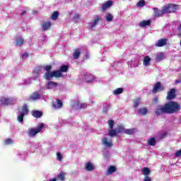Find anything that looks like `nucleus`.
<instances>
[{"label":"nucleus","mask_w":181,"mask_h":181,"mask_svg":"<svg viewBox=\"0 0 181 181\" xmlns=\"http://www.w3.org/2000/svg\"><path fill=\"white\" fill-rule=\"evenodd\" d=\"M178 7L176 4H167L163 6V11L165 13H173L177 11Z\"/></svg>","instance_id":"3"},{"label":"nucleus","mask_w":181,"mask_h":181,"mask_svg":"<svg viewBox=\"0 0 181 181\" xmlns=\"http://www.w3.org/2000/svg\"><path fill=\"white\" fill-rule=\"evenodd\" d=\"M57 86H59V84L54 81H49L47 83V88L48 90H52V88H54L56 87H57Z\"/></svg>","instance_id":"18"},{"label":"nucleus","mask_w":181,"mask_h":181,"mask_svg":"<svg viewBox=\"0 0 181 181\" xmlns=\"http://www.w3.org/2000/svg\"><path fill=\"white\" fill-rule=\"evenodd\" d=\"M42 32H46V30H49L50 28H52V22L50 21H43L41 25Z\"/></svg>","instance_id":"9"},{"label":"nucleus","mask_w":181,"mask_h":181,"mask_svg":"<svg viewBox=\"0 0 181 181\" xmlns=\"http://www.w3.org/2000/svg\"><path fill=\"white\" fill-rule=\"evenodd\" d=\"M100 21H101V16H97L93 22L92 23V27L94 28V26L97 25Z\"/></svg>","instance_id":"33"},{"label":"nucleus","mask_w":181,"mask_h":181,"mask_svg":"<svg viewBox=\"0 0 181 181\" xmlns=\"http://www.w3.org/2000/svg\"><path fill=\"white\" fill-rule=\"evenodd\" d=\"M56 103L57 105H56L55 103L52 104L53 108H55V110H59L63 107V102L62 101V100L57 99Z\"/></svg>","instance_id":"14"},{"label":"nucleus","mask_w":181,"mask_h":181,"mask_svg":"<svg viewBox=\"0 0 181 181\" xmlns=\"http://www.w3.org/2000/svg\"><path fill=\"white\" fill-rule=\"evenodd\" d=\"M178 29H179V30H180V29H181V24L180 25Z\"/></svg>","instance_id":"56"},{"label":"nucleus","mask_w":181,"mask_h":181,"mask_svg":"<svg viewBox=\"0 0 181 181\" xmlns=\"http://www.w3.org/2000/svg\"><path fill=\"white\" fill-rule=\"evenodd\" d=\"M124 93V89L122 88H118L113 90V94L115 95H119V94H122Z\"/></svg>","instance_id":"32"},{"label":"nucleus","mask_w":181,"mask_h":181,"mask_svg":"<svg viewBox=\"0 0 181 181\" xmlns=\"http://www.w3.org/2000/svg\"><path fill=\"white\" fill-rule=\"evenodd\" d=\"M57 180L59 181H64L66 180V173L62 171L57 176Z\"/></svg>","instance_id":"19"},{"label":"nucleus","mask_w":181,"mask_h":181,"mask_svg":"<svg viewBox=\"0 0 181 181\" xmlns=\"http://www.w3.org/2000/svg\"><path fill=\"white\" fill-rule=\"evenodd\" d=\"M180 110V105L175 101L165 103L164 105H158L155 111L156 115H163V114H175Z\"/></svg>","instance_id":"1"},{"label":"nucleus","mask_w":181,"mask_h":181,"mask_svg":"<svg viewBox=\"0 0 181 181\" xmlns=\"http://www.w3.org/2000/svg\"><path fill=\"white\" fill-rule=\"evenodd\" d=\"M115 172H117V167L115 165H110L106 171V175L107 176H110V175H112Z\"/></svg>","instance_id":"13"},{"label":"nucleus","mask_w":181,"mask_h":181,"mask_svg":"<svg viewBox=\"0 0 181 181\" xmlns=\"http://www.w3.org/2000/svg\"><path fill=\"white\" fill-rule=\"evenodd\" d=\"M153 11L154 12V16L156 18H159V16H162V15H165L163 8H162V10H159V8H154Z\"/></svg>","instance_id":"12"},{"label":"nucleus","mask_w":181,"mask_h":181,"mask_svg":"<svg viewBox=\"0 0 181 181\" xmlns=\"http://www.w3.org/2000/svg\"><path fill=\"white\" fill-rule=\"evenodd\" d=\"M165 90V86H162V83L158 81L155 83L154 86L152 89L153 94H156V93H160V91H163Z\"/></svg>","instance_id":"5"},{"label":"nucleus","mask_w":181,"mask_h":181,"mask_svg":"<svg viewBox=\"0 0 181 181\" xmlns=\"http://www.w3.org/2000/svg\"><path fill=\"white\" fill-rule=\"evenodd\" d=\"M29 114V107L28 105L24 104L22 107L21 112H20V115L17 117V121L18 122H23V118L25 115H28Z\"/></svg>","instance_id":"2"},{"label":"nucleus","mask_w":181,"mask_h":181,"mask_svg":"<svg viewBox=\"0 0 181 181\" xmlns=\"http://www.w3.org/2000/svg\"><path fill=\"white\" fill-rule=\"evenodd\" d=\"M108 125H109V128L110 129H114V126L115 125V122H114V120L112 119H109L107 121Z\"/></svg>","instance_id":"41"},{"label":"nucleus","mask_w":181,"mask_h":181,"mask_svg":"<svg viewBox=\"0 0 181 181\" xmlns=\"http://www.w3.org/2000/svg\"><path fill=\"white\" fill-rule=\"evenodd\" d=\"M45 69L47 72L51 71L50 70H52V66L47 65L45 67Z\"/></svg>","instance_id":"47"},{"label":"nucleus","mask_w":181,"mask_h":181,"mask_svg":"<svg viewBox=\"0 0 181 181\" xmlns=\"http://www.w3.org/2000/svg\"><path fill=\"white\" fill-rule=\"evenodd\" d=\"M166 43H168V39L161 38L156 43V47H163V46H165Z\"/></svg>","instance_id":"11"},{"label":"nucleus","mask_w":181,"mask_h":181,"mask_svg":"<svg viewBox=\"0 0 181 181\" xmlns=\"http://www.w3.org/2000/svg\"><path fill=\"white\" fill-rule=\"evenodd\" d=\"M57 18H59V11H54L51 16V19H52V21H57Z\"/></svg>","instance_id":"38"},{"label":"nucleus","mask_w":181,"mask_h":181,"mask_svg":"<svg viewBox=\"0 0 181 181\" xmlns=\"http://www.w3.org/2000/svg\"><path fill=\"white\" fill-rule=\"evenodd\" d=\"M71 107L72 108H76V107H77V110H86L88 105L86 103H81L78 100H75Z\"/></svg>","instance_id":"6"},{"label":"nucleus","mask_w":181,"mask_h":181,"mask_svg":"<svg viewBox=\"0 0 181 181\" xmlns=\"http://www.w3.org/2000/svg\"><path fill=\"white\" fill-rule=\"evenodd\" d=\"M147 144L150 146H155L156 145V139L155 137L148 139Z\"/></svg>","instance_id":"26"},{"label":"nucleus","mask_w":181,"mask_h":181,"mask_svg":"<svg viewBox=\"0 0 181 181\" xmlns=\"http://www.w3.org/2000/svg\"><path fill=\"white\" fill-rule=\"evenodd\" d=\"M111 5H112V1H109L107 3H105V4H103L102 6V10L103 11H105L107 9H108V8H110V6H111Z\"/></svg>","instance_id":"31"},{"label":"nucleus","mask_w":181,"mask_h":181,"mask_svg":"<svg viewBox=\"0 0 181 181\" xmlns=\"http://www.w3.org/2000/svg\"><path fill=\"white\" fill-rule=\"evenodd\" d=\"M85 169L87 172H91V170H94V165L93 163L88 162L85 164Z\"/></svg>","instance_id":"20"},{"label":"nucleus","mask_w":181,"mask_h":181,"mask_svg":"<svg viewBox=\"0 0 181 181\" xmlns=\"http://www.w3.org/2000/svg\"><path fill=\"white\" fill-rule=\"evenodd\" d=\"M40 98V94L38 92H34L32 95H29L27 100L28 101H36Z\"/></svg>","instance_id":"10"},{"label":"nucleus","mask_w":181,"mask_h":181,"mask_svg":"<svg viewBox=\"0 0 181 181\" xmlns=\"http://www.w3.org/2000/svg\"><path fill=\"white\" fill-rule=\"evenodd\" d=\"M5 145H12L13 144V141L11 139H6L4 141Z\"/></svg>","instance_id":"44"},{"label":"nucleus","mask_w":181,"mask_h":181,"mask_svg":"<svg viewBox=\"0 0 181 181\" xmlns=\"http://www.w3.org/2000/svg\"><path fill=\"white\" fill-rule=\"evenodd\" d=\"M179 83H180V80H177V81H175V83H176V84H179Z\"/></svg>","instance_id":"55"},{"label":"nucleus","mask_w":181,"mask_h":181,"mask_svg":"<svg viewBox=\"0 0 181 181\" xmlns=\"http://www.w3.org/2000/svg\"><path fill=\"white\" fill-rule=\"evenodd\" d=\"M124 134H127V135H133V134H135V129H129L124 130Z\"/></svg>","instance_id":"40"},{"label":"nucleus","mask_w":181,"mask_h":181,"mask_svg":"<svg viewBox=\"0 0 181 181\" xmlns=\"http://www.w3.org/2000/svg\"><path fill=\"white\" fill-rule=\"evenodd\" d=\"M43 128H45V124L41 123L37 128L33 129H28V135L30 137H33V136H36L37 134H39V132H40V131H42V129H43Z\"/></svg>","instance_id":"4"},{"label":"nucleus","mask_w":181,"mask_h":181,"mask_svg":"<svg viewBox=\"0 0 181 181\" xmlns=\"http://www.w3.org/2000/svg\"><path fill=\"white\" fill-rule=\"evenodd\" d=\"M59 71L61 73H67L69 71V66L68 65H62L60 66Z\"/></svg>","instance_id":"30"},{"label":"nucleus","mask_w":181,"mask_h":181,"mask_svg":"<svg viewBox=\"0 0 181 181\" xmlns=\"http://www.w3.org/2000/svg\"><path fill=\"white\" fill-rule=\"evenodd\" d=\"M44 76H45V80H50V78H52V77H54L53 71H51L45 72L44 74Z\"/></svg>","instance_id":"27"},{"label":"nucleus","mask_w":181,"mask_h":181,"mask_svg":"<svg viewBox=\"0 0 181 181\" xmlns=\"http://www.w3.org/2000/svg\"><path fill=\"white\" fill-rule=\"evenodd\" d=\"M91 103H92V104H94V101H92Z\"/></svg>","instance_id":"58"},{"label":"nucleus","mask_w":181,"mask_h":181,"mask_svg":"<svg viewBox=\"0 0 181 181\" xmlns=\"http://www.w3.org/2000/svg\"><path fill=\"white\" fill-rule=\"evenodd\" d=\"M138 112L140 115H146V114H148V109H146V107L140 108Z\"/></svg>","instance_id":"34"},{"label":"nucleus","mask_w":181,"mask_h":181,"mask_svg":"<svg viewBox=\"0 0 181 181\" xmlns=\"http://www.w3.org/2000/svg\"><path fill=\"white\" fill-rule=\"evenodd\" d=\"M144 66H148L149 64H151V57L149 56H146L144 58L143 61Z\"/></svg>","instance_id":"25"},{"label":"nucleus","mask_w":181,"mask_h":181,"mask_svg":"<svg viewBox=\"0 0 181 181\" xmlns=\"http://www.w3.org/2000/svg\"><path fill=\"white\" fill-rule=\"evenodd\" d=\"M86 59H90V54H88V52H86Z\"/></svg>","instance_id":"53"},{"label":"nucleus","mask_w":181,"mask_h":181,"mask_svg":"<svg viewBox=\"0 0 181 181\" xmlns=\"http://www.w3.org/2000/svg\"><path fill=\"white\" fill-rule=\"evenodd\" d=\"M179 156H181V149L175 153V158H179Z\"/></svg>","instance_id":"48"},{"label":"nucleus","mask_w":181,"mask_h":181,"mask_svg":"<svg viewBox=\"0 0 181 181\" xmlns=\"http://www.w3.org/2000/svg\"><path fill=\"white\" fill-rule=\"evenodd\" d=\"M102 144L108 148H111V146H112V143L111 141H108V139L107 137L103 138Z\"/></svg>","instance_id":"23"},{"label":"nucleus","mask_w":181,"mask_h":181,"mask_svg":"<svg viewBox=\"0 0 181 181\" xmlns=\"http://www.w3.org/2000/svg\"><path fill=\"white\" fill-rule=\"evenodd\" d=\"M24 42H25V40H23V37H22V36H19L18 38H16L15 45L16 46H22Z\"/></svg>","instance_id":"21"},{"label":"nucleus","mask_w":181,"mask_h":181,"mask_svg":"<svg viewBox=\"0 0 181 181\" xmlns=\"http://www.w3.org/2000/svg\"><path fill=\"white\" fill-rule=\"evenodd\" d=\"M81 54V49L80 48H76L74 49L73 53V57L75 60H77L80 58V55Z\"/></svg>","instance_id":"16"},{"label":"nucleus","mask_w":181,"mask_h":181,"mask_svg":"<svg viewBox=\"0 0 181 181\" xmlns=\"http://www.w3.org/2000/svg\"><path fill=\"white\" fill-rule=\"evenodd\" d=\"M31 114L34 118H40L43 115V112L39 110H33Z\"/></svg>","instance_id":"17"},{"label":"nucleus","mask_w":181,"mask_h":181,"mask_svg":"<svg viewBox=\"0 0 181 181\" xmlns=\"http://www.w3.org/2000/svg\"><path fill=\"white\" fill-rule=\"evenodd\" d=\"M26 14V11L23 10V12L21 13V16H23V15Z\"/></svg>","instance_id":"54"},{"label":"nucleus","mask_w":181,"mask_h":181,"mask_svg":"<svg viewBox=\"0 0 181 181\" xmlns=\"http://www.w3.org/2000/svg\"><path fill=\"white\" fill-rule=\"evenodd\" d=\"M176 98V89L171 88L167 93L166 100L168 101H172V100H175Z\"/></svg>","instance_id":"8"},{"label":"nucleus","mask_w":181,"mask_h":181,"mask_svg":"<svg viewBox=\"0 0 181 181\" xmlns=\"http://www.w3.org/2000/svg\"><path fill=\"white\" fill-rule=\"evenodd\" d=\"M141 172L144 175V176H149L151 175V170L148 168L144 167L142 170Z\"/></svg>","instance_id":"29"},{"label":"nucleus","mask_w":181,"mask_h":181,"mask_svg":"<svg viewBox=\"0 0 181 181\" xmlns=\"http://www.w3.org/2000/svg\"><path fill=\"white\" fill-rule=\"evenodd\" d=\"M180 46H181V40H180Z\"/></svg>","instance_id":"57"},{"label":"nucleus","mask_w":181,"mask_h":181,"mask_svg":"<svg viewBox=\"0 0 181 181\" xmlns=\"http://www.w3.org/2000/svg\"><path fill=\"white\" fill-rule=\"evenodd\" d=\"M57 158L59 162H62L63 160V156H62V153L60 152L57 153Z\"/></svg>","instance_id":"45"},{"label":"nucleus","mask_w":181,"mask_h":181,"mask_svg":"<svg viewBox=\"0 0 181 181\" xmlns=\"http://www.w3.org/2000/svg\"><path fill=\"white\" fill-rule=\"evenodd\" d=\"M113 19H114V16L111 13H107L106 14V21H107V22H112V21H113Z\"/></svg>","instance_id":"39"},{"label":"nucleus","mask_w":181,"mask_h":181,"mask_svg":"<svg viewBox=\"0 0 181 181\" xmlns=\"http://www.w3.org/2000/svg\"><path fill=\"white\" fill-rule=\"evenodd\" d=\"M12 103V99H10L8 98H2L0 100V103L1 105H9Z\"/></svg>","instance_id":"15"},{"label":"nucleus","mask_w":181,"mask_h":181,"mask_svg":"<svg viewBox=\"0 0 181 181\" xmlns=\"http://www.w3.org/2000/svg\"><path fill=\"white\" fill-rule=\"evenodd\" d=\"M29 57V54L28 53H24L22 56L23 59H26Z\"/></svg>","instance_id":"52"},{"label":"nucleus","mask_w":181,"mask_h":181,"mask_svg":"<svg viewBox=\"0 0 181 181\" xmlns=\"http://www.w3.org/2000/svg\"><path fill=\"white\" fill-rule=\"evenodd\" d=\"M115 129L117 134H122V132H125V128L122 125H118Z\"/></svg>","instance_id":"28"},{"label":"nucleus","mask_w":181,"mask_h":181,"mask_svg":"<svg viewBox=\"0 0 181 181\" xmlns=\"http://www.w3.org/2000/svg\"><path fill=\"white\" fill-rule=\"evenodd\" d=\"M151 25V21L147 20V21H142L139 23L140 28H146V26H149Z\"/></svg>","instance_id":"22"},{"label":"nucleus","mask_w":181,"mask_h":181,"mask_svg":"<svg viewBox=\"0 0 181 181\" xmlns=\"http://www.w3.org/2000/svg\"><path fill=\"white\" fill-rule=\"evenodd\" d=\"M165 57V54L163 52H159L156 55V62H162Z\"/></svg>","instance_id":"24"},{"label":"nucleus","mask_w":181,"mask_h":181,"mask_svg":"<svg viewBox=\"0 0 181 181\" xmlns=\"http://www.w3.org/2000/svg\"><path fill=\"white\" fill-rule=\"evenodd\" d=\"M144 181H152V178L149 176H145L144 178Z\"/></svg>","instance_id":"49"},{"label":"nucleus","mask_w":181,"mask_h":181,"mask_svg":"<svg viewBox=\"0 0 181 181\" xmlns=\"http://www.w3.org/2000/svg\"><path fill=\"white\" fill-rule=\"evenodd\" d=\"M178 36H181V34H178Z\"/></svg>","instance_id":"59"},{"label":"nucleus","mask_w":181,"mask_h":181,"mask_svg":"<svg viewBox=\"0 0 181 181\" xmlns=\"http://www.w3.org/2000/svg\"><path fill=\"white\" fill-rule=\"evenodd\" d=\"M77 19H80V14H75L74 16V21H77Z\"/></svg>","instance_id":"50"},{"label":"nucleus","mask_w":181,"mask_h":181,"mask_svg":"<svg viewBox=\"0 0 181 181\" xmlns=\"http://www.w3.org/2000/svg\"><path fill=\"white\" fill-rule=\"evenodd\" d=\"M54 77L56 78H59V77H62L63 74L60 72V71L58 69L57 71H53Z\"/></svg>","instance_id":"35"},{"label":"nucleus","mask_w":181,"mask_h":181,"mask_svg":"<svg viewBox=\"0 0 181 181\" xmlns=\"http://www.w3.org/2000/svg\"><path fill=\"white\" fill-rule=\"evenodd\" d=\"M145 1H140L137 3V6H139V8H142V6H145Z\"/></svg>","instance_id":"46"},{"label":"nucleus","mask_w":181,"mask_h":181,"mask_svg":"<svg viewBox=\"0 0 181 181\" xmlns=\"http://www.w3.org/2000/svg\"><path fill=\"white\" fill-rule=\"evenodd\" d=\"M34 74H37V76L34 77V80H36V78L39 77V74H40V67L34 70Z\"/></svg>","instance_id":"43"},{"label":"nucleus","mask_w":181,"mask_h":181,"mask_svg":"<svg viewBox=\"0 0 181 181\" xmlns=\"http://www.w3.org/2000/svg\"><path fill=\"white\" fill-rule=\"evenodd\" d=\"M139 104H141V98H138L134 100V108H138Z\"/></svg>","instance_id":"37"},{"label":"nucleus","mask_w":181,"mask_h":181,"mask_svg":"<svg viewBox=\"0 0 181 181\" xmlns=\"http://www.w3.org/2000/svg\"><path fill=\"white\" fill-rule=\"evenodd\" d=\"M111 107V105H106L105 106H104L103 110L102 111V112H103L104 114H107L108 112V110H110Z\"/></svg>","instance_id":"42"},{"label":"nucleus","mask_w":181,"mask_h":181,"mask_svg":"<svg viewBox=\"0 0 181 181\" xmlns=\"http://www.w3.org/2000/svg\"><path fill=\"white\" fill-rule=\"evenodd\" d=\"M82 78H83V80H86V83H88V84L93 83L94 80H95V77L94 76V75H93L90 73L84 74L83 75Z\"/></svg>","instance_id":"7"},{"label":"nucleus","mask_w":181,"mask_h":181,"mask_svg":"<svg viewBox=\"0 0 181 181\" xmlns=\"http://www.w3.org/2000/svg\"><path fill=\"white\" fill-rule=\"evenodd\" d=\"M118 134L117 133V130L115 129H110V130L108 132L109 136H117Z\"/></svg>","instance_id":"36"},{"label":"nucleus","mask_w":181,"mask_h":181,"mask_svg":"<svg viewBox=\"0 0 181 181\" xmlns=\"http://www.w3.org/2000/svg\"><path fill=\"white\" fill-rule=\"evenodd\" d=\"M158 97H155L153 99V104H158Z\"/></svg>","instance_id":"51"}]
</instances>
